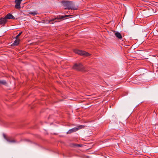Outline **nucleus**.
<instances>
[{"mask_svg": "<svg viewBox=\"0 0 158 158\" xmlns=\"http://www.w3.org/2000/svg\"><path fill=\"white\" fill-rule=\"evenodd\" d=\"M5 18L6 19H15V17L11 14L9 13L7 14L5 17Z\"/></svg>", "mask_w": 158, "mask_h": 158, "instance_id": "obj_9", "label": "nucleus"}, {"mask_svg": "<svg viewBox=\"0 0 158 158\" xmlns=\"http://www.w3.org/2000/svg\"><path fill=\"white\" fill-rule=\"evenodd\" d=\"M7 20L6 19L5 17L0 18V25H2L4 26V25L6 23Z\"/></svg>", "mask_w": 158, "mask_h": 158, "instance_id": "obj_8", "label": "nucleus"}, {"mask_svg": "<svg viewBox=\"0 0 158 158\" xmlns=\"http://www.w3.org/2000/svg\"><path fill=\"white\" fill-rule=\"evenodd\" d=\"M23 0H15V2L16 3L15 7V8L20 9L21 8L20 4Z\"/></svg>", "mask_w": 158, "mask_h": 158, "instance_id": "obj_7", "label": "nucleus"}, {"mask_svg": "<svg viewBox=\"0 0 158 158\" xmlns=\"http://www.w3.org/2000/svg\"><path fill=\"white\" fill-rule=\"evenodd\" d=\"M70 15H58L54 19H52L49 20V22L50 23H53L52 22L54 21L55 19H65L66 18L70 16Z\"/></svg>", "mask_w": 158, "mask_h": 158, "instance_id": "obj_4", "label": "nucleus"}, {"mask_svg": "<svg viewBox=\"0 0 158 158\" xmlns=\"http://www.w3.org/2000/svg\"><path fill=\"white\" fill-rule=\"evenodd\" d=\"M23 33V32L22 31L21 32H20V33H19L15 37V38L16 39H19V36L21 35V34H22V33Z\"/></svg>", "mask_w": 158, "mask_h": 158, "instance_id": "obj_14", "label": "nucleus"}, {"mask_svg": "<svg viewBox=\"0 0 158 158\" xmlns=\"http://www.w3.org/2000/svg\"><path fill=\"white\" fill-rule=\"evenodd\" d=\"M3 137L4 139L8 142L10 143H15L17 142L16 141L11 137L6 136L5 134L3 135Z\"/></svg>", "mask_w": 158, "mask_h": 158, "instance_id": "obj_6", "label": "nucleus"}, {"mask_svg": "<svg viewBox=\"0 0 158 158\" xmlns=\"http://www.w3.org/2000/svg\"><path fill=\"white\" fill-rule=\"evenodd\" d=\"M115 35L116 37L121 39L122 38V36L121 34L118 32H116L115 33Z\"/></svg>", "mask_w": 158, "mask_h": 158, "instance_id": "obj_11", "label": "nucleus"}, {"mask_svg": "<svg viewBox=\"0 0 158 158\" xmlns=\"http://www.w3.org/2000/svg\"><path fill=\"white\" fill-rule=\"evenodd\" d=\"M84 126L80 125L78 126L77 127H74L72 129H71L69 130L67 132V134H71L73 132H76L78 130L81 129L82 128H84Z\"/></svg>", "mask_w": 158, "mask_h": 158, "instance_id": "obj_5", "label": "nucleus"}, {"mask_svg": "<svg viewBox=\"0 0 158 158\" xmlns=\"http://www.w3.org/2000/svg\"><path fill=\"white\" fill-rule=\"evenodd\" d=\"M61 3L63 6L65 7V9L68 10H75L73 7V2L72 1H62Z\"/></svg>", "mask_w": 158, "mask_h": 158, "instance_id": "obj_1", "label": "nucleus"}, {"mask_svg": "<svg viewBox=\"0 0 158 158\" xmlns=\"http://www.w3.org/2000/svg\"><path fill=\"white\" fill-rule=\"evenodd\" d=\"M0 84H2L4 85H6V82L4 80H0Z\"/></svg>", "mask_w": 158, "mask_h": 158, "instance_id": "obj_13", "label": "nucleus"}, {"mask_svg": "<svg viewBox=\"0 0 158 158\" xmlns=\"http://www.w3.org/2000/svg\"><path fill=\"white\" fill-rule=\"evenodd\" d=\"M73 68L79 71L84 72L86 71L85 67L81 63L75 64L73 66Z\"/></svg>", "mask_w": 158, "mask_h": 158, "instance_id": "obj_2", "label": "nucleus"}, {"mask_svg": "<svg viewBox=\"0 0 158 158\" xmlns=\"http://www.w3.org/2000/svg\"><path fill=\"white\" fill-rule=\"evenodd\" d=\"M28 13V14L31 15L33 16H35V15L38 14V13L37 11H35L34 12L29 11Z\"/></svg>", "mask_w": 158, "mask_h": 158, "instance_id": "obj_12", "label": "nucleus"}, {"mask_svg": "<svg viewBox=\"0 0 158 158\" xmlns=\"http://www.w3.org/2000/svg\"><path fill=\"white\" fill-rule=\"evenodd\" d=\"M73 145L78 147H81L82 146V145L81 144H74Z\"/></svg>", "mask_w": 158, "mask_h": 158, "instance_id": "obj_15", "label": "nucleus"}, {"mask_svg": "<svg viewBox=\"0 0 158 158\" xmlns=\"http://www.w3.org/2000/svg\"><path fill=\"white\" fill-rule=\"evenodd\" d=\"M20 41V39H16L14 42L11 44V46H17L19 44Z\"/></svg>", "mask_w": 158, "mask_h": 158, "instance_id": "obj_10", "label": "nucleus"}, {"mask_svg": "<svg viewBox=\"0 0 158 158\" xmlns=\"http://www.w3.org/2000/svg\"><path fill=\"white\" fill-rule=\"evenodd\" d=\"M74 52L75 53L80 55L85 56H88L90 55V54L88 52L81 50L75 49L74 50Z\"/></svg>", "mask_w": 158, "mask_h": 158, "instance_id": "obj_3", "label": "nucleus"}]
</instances>
